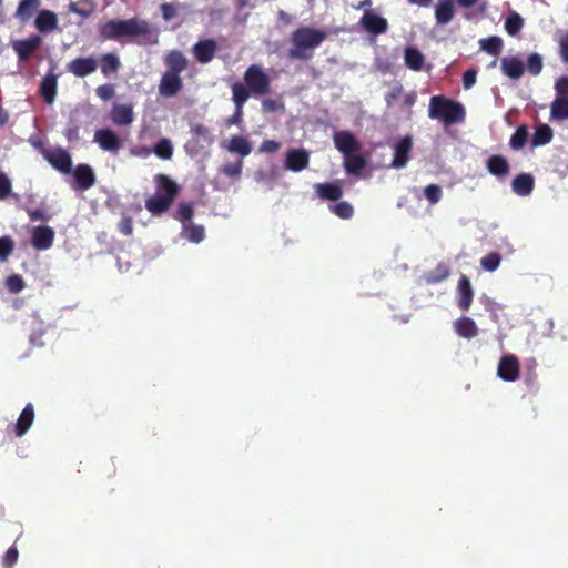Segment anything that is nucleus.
<instances>
[{
  "label": "nucleus",
  "mask_w": 568,
  "mask_h": 568,
  "mask_svg": "<svg viewBox=\"0 0 568 568\" xmlns=\"http://www.w3.org/2000/svg\"><path fill=\"white\" fill-rule=\"evenodd\" d=\"M41 93L47 103L52 104L57 95V78L52 74L47 75L41 83Z\"/></svg>",
  "instance_id": "nucleus-34"
},
{
  "label": "nucleus",
  "mask_w": 568,
  "mask_h": 568,
  "mask_svg": "<svg viewBox=\"0 0 568 568\" xmlns=\"http://www.w3.org/2000/svg\"><path fill=\"white\" fill-rule=\"evenodd\" d=\"M155 182L158 187L156 194L146 201L145 206L151 213L161 214L170 207L178 187L173 181L164 175H158Z\"/></svg>",
  "instance_id": "nucleus-1"
},
{
  "label": "nucleus",
  "mask_w": 568,
  "mask_h": 568,
  "mask_svg": "<svg viewBox=\"0 0 568 568\" xmlns=\"http://www.w3.org/2000/svg\"><path fill=\"white\" fill-rule=\"evenodd\" d=\"M119 67V59L115 55L106 54L102 58L101 61V71L104 74H109L111 72H115Z\"/></svg>",
  "instance_id": "nucleus-44"
},
{
  "label": "nucleus",
  "mask_w": 568,
  "mask_h": 568,
  "mask_svg": "<svg viewBox=\"0 0 568 568\" xmlns=\"http://www.w3.org/2000/svg\"><path fill=\"white\" fill-rule=\"evenodd\" d=\"M436 21L439 24L448 23L454 17L453 0H439L435 10Z\"/></svg>",
  "instance_id": "nucleus-29"
},
{
  "label": "nucleus",
  "mask_w": 568,
  "mask_h": 568,
  "mask_svg": "<svg viewBox=\"0 0 568 568\" xmlns=\"http://www.w3.org/2000/svg\"><path fill=\"white\" fill-rule=\"evenodd\" d=\"M34 26L41 33H50L58 27V17L53 11L41 10L36 17Z\"/></svg>",
  "instance_id": "nucleus-15"
},
{
  "label": "nucleus",
  "mask_w": 568,
  "mask_h": 568,
  "mask_svg": "<svg viewBox=\"0 0 568 568\" xmlns=\"http://www.w3.org/2000/svg\"><path fill=\"white\" fill-rule=\"evenodd\" d=\"M34 420V409L32 404H28L21 412L17 424L16 434L18 437H22L32 426Z\"/></svg>",
  "instance_id": "nucleus-24"
},
{
  "label": "nucleus",
  "mask_w": 568,
  "mask_h": 568,
  "mask_svg": "<svg viewBox=\"0 0 568 568\" xmlns=\"http://www.w3.org/2000/svg\"><path fill=\"white\" fill-rule=\"evenodd\" d=\"M324 40V33L308 28L300 29L294 34L295 48L291 54L296 58H307V50L317 47Z\"/></svg>",
  "instance_id": "nucleus-4"
},
{
  "label": "nucleus",
  "mask_w": 568,
  "mask_h": 568,
  "mask_svg": "<svg viewBox=\"0 0 568 568\" xmlns=\"http://www.w3.org/2000/svg\"><path fill=\"white\" fill-rule=\"evenodd\" d=\"M513 191L519 196H527L534 189V179L530 174H519L511 183Z\"/></svg>",
  "instance_id": "nucleus-26"
},
{
  "label": "nucleus",
  "mask_w": 568,
  "mask_h": 568,
  "mask_svg": "<svg viewBox=\"0 0 568 568\" xmlns=\"http://www.w3.org/2000/svg\"><path fill=\"white\" fill-rule=\"evenodd\" d=\"M457 294H458V306L462 310H468L473 302L474 290L471 287L469 278L465 275H462L458 281Z\"/></svg>",
  "instance_id": "nucleus-14"
},
{
  "label": "nucleus",
  "mask_w": 568,
  "mask_h": 568,
  "mask_svg": "<svg viewBox=\"0 0 568 568\" xmlns=\"http://www.w3.org/2000/svg\"><path fill=\"white\" fill-rule=\"evenodd\" d=\"M223 146L233 154L245 158L251 154L253 148L252 143L242 135H232L229 140L223 142Z\"/></svg>",
  "instance_id": "nucleus-12"
},
{
  "label": "nucleus",
  "mask_w": 568,
  "mask_h": 568,
  "mask_svg": "<svg viewBox=\"0 0 568 568\" xmlns=\"http://www.w3.org/2000/svg\"><path fill=\"white\" fill-rule=\"evenodd\" d=\"M113 94H114V89L112 85L104 84V85L98 87V89H97V95L104 101L111 99L113 97Z\"/></svg>",
  "instance_id": "nucleus-56"
},
{
  "label": "nucleus",
  "mask_w": 568,
  "mask_h": 568,
  "mask_svg": "<svg viewBox=\"0 0 568 568\" xmlns=\"http://www.w3.org/2000/svg\"><path fill=\"white\" fill-rule=\"evenodd\" d=\"M18 559V550L16 548H10L4 558V562L11 567Z\"/></svg>",
  "instance_id": "nucleus-62"
},
{
  "label": "nucleus",
  "mask_w": 568,
  "mask_h": 568,
  "mask_svg": "<svg viewBox=\"0 0 568 568\" xmlns=\"http://www.w3.org/2000/svg\"><path fill=\"white\" fill-rule=\"evenodd\" d=\"M54 231L49 226H37L32 233V245L40 251L49 250L52 246Z\"/></svg>",
  "instance_id": "nucleus-13"
},
{
  "label": "nucleus",
  "mask_w": 568,
  "mask_h": 568,
  "mask_svg": "<svg viewBox=\"0 0 568 568\" xmlns=\"http://www.w3.org/2000/svg\"><path fill=\"white\" fill-rule=\"evenodd\" d=\"M182 234L190 242L197 244L204 239V229L192 223H184Z\"/></svg>",
  "instance_id": "nucleus-36"
},
{
  "label": "nucleus",
  "mask_w": 568,
  "mask_h": 568,
  "mask_svg": "<svg viewBox=\"0 0 568 568\" xmlns=\"http://www.w3.org/2000/svg\"><path fill=\"white\" fill-rule=\"evenodd\" d=\"M331 211L341 219H349L353 215V206L347 202H339L329 206Z\"/></svg>",
  "instance_id": "nucleus-42"
},
{
  "label": "nucleus",
  "mask_w": 568,
  "mask_h": 568,
  "mask_svg": "<svg viewBox=\"0 0 568 568\" xmlns=\"http://www.w3.org/2000/svg\"><path fill=\"white\" fill-rule=\"evenodd\" d=\"M181 89V79L176 73L166 72L161 80L159 92L164 97H173Z\"/></svg>",
  "instance_id": "nucleus-18"
},
{
  "label": "nucleus",
  "mask_w": 568,
  "mask_h": 568,
  "mask_svg": "<svg viewBox=\"0 0 568 568\" xmlns=\"http://www.w3.org/2000/svg\"><path fill=\"white\" fill-rule=\"evenodd\" d=\"M94 142L105 151L116 152L121 146L120 138L109 129L98 130L94 134Z\"/></svg>",
  "instance_id": "nucleus-11"
},
{
  "label": "nucleus",
  "mask_w": 568,
  "mask_h": 568,
  "mask_svg": "<svg viewBox=\"0 0 568 568\" xmlns=\"http://www.w3.org/2000/svg\"><path fill=\"white\" fill-rule=\"evenodd\" d=\"M500 67L503 72L511 79H518L524 73L523 61L517 57H505L500 62Z\"/></svg>",
  "instance_id": "nucleus-23"
},
{
  "label": "nucleus",
  "mask_w": 568,
  "mask_h": 568,
  "mask_svg": "<svg viewBox=\"0 0 568 568\" xmlns=\"http://www.w3.org/2000/svg\"><path fill=\"white\" fill-rule=\"evenodd\" d=\"M13 241L9 236L0 237V260L4 262L13 251Z\"/></svg>",
  "instance_id": "nucleus-45"
},
{
  "label": "nucleus",
  "mask_w": 568,
  "mask_h": 568,
  "mask_svg": "<svg viewBox=\"0 0 568 568\" xmlns=\"http://www.w3.org/2000/svg\"><path fill=\"white\" fill-rule=\"evenodd\" d=\"M334 144L344 156L356 153L359 150V142L348 131H339L334 134Z\"/></svg>",
  "instance_id": "nucleus-8"
},
{
  "label": "nucleus",
  "mask_w": 568,
  "mask_h": 568,
  "mask_svg": "<svg viewBox=\"0 0 568 568\" xmlns=\"http://www.w3.org/2000/svg\"><path fill=\"white\" fill-rule=\"evenodd\" d=\"M561 55L565 61H568V33L564 34L560 39Z\"/></svg>",
  "instance_id": "nucleus-64"
},
{
  "label": "nucleus",
  "mask_w": 568,
  "mask_h": 568,
  "mask_svg": "<svg viewBox=\"0 0 568 568\" xmlns=\"http://www.w3.org/2000/svg\"><path fill=\"white\" fill-rule=\"evenodd\" d=\"M40 44L41 38L32 36L24 40L14 41L12 45L19 58L26 60Z\"/></svg>",
  "instance_id": "nucleus-20"
},
{
  "label": "nucleus",
  "mask_w": 568,
  "mask_h": 568,
  "mask_svg": "<svg viewBox=\"0 0 568 568\" xmlns=\"http://www.w3.org/2000/svg\"><path fill=\"white\" fill-rule=\"evenodd\" d=\"M193 51L199 62L207 63L215 54L216 42L211 39L200 41L194 45Z\"/></svg>",
  "instance_id": "nucleus-19"
},
{
  "label": "nucleus",
  "mask_w": 568,
  "mask_h": 568,
  "mask_svg": "<svg viewBox=\"0 0 568 568\" xmlns=\"http://www.w3.org/2000/svg\"><path fill=\"white\" fill-rule=\"evenodd\" d=\"M365 165V159L362 155H358L357 152L344 156V168L349 174H358Z\"/></svg>",
  "instance_id": "nucleus-35"
},
{
  "label": "nucleus",
  "mask_w": 568,
  "mask_h": 568,
  "mask_svg": "<svg viewBox=\"0 0 568 568\" xmlns=\"http://www.w3.org/2000/svg\"><path fill=\"white\" fill-rule=\"evenodd\" d=\"M412 139L405 136L395 145V154L392 166L395 169L404 168L408 162V153L412 149Z\"/></svg>",
  "instance_id": "nucleus-16"
},
{
  "label": "nucleus",
  "mask_w": 568,
  "mask_h": 568,
  "mask_svg": "<svg viewBox=\"0 0 568 568\" xmlns=\"http://www.w3.org/2000/svg\"><path fill=\"white\" fill-rule=\"evenodd\" d=\"M465 111L462 104L433 97L429 104V116L432 119H442L445 123H457L464 119Z\"/></svg>",
  "instance_id": "nucleus-3"
},
{
  "label": "nucleus",
  "mask_w": 568,
  "mask_h": 568,
  "mask_svg": "<svg viewBox=\"0 0 568 568\" xmlns=\"http://www.w3.org/2000/svg\"><path fill=\"white\" fill-rule=\"evenodd\" d=\"M193 215V210L190 204H181L178 212V217L184 223H191L190 220Z\"/></svg>",
  "instance_id": "nucleus-55"
},
{
  "label": "nucleus",
  "mask_w": 568,
  "mask_h": 568,
  "mask_svg": "<svg viewBox=\"0 0 568 568\" xmlns=\"http://www.w3.org/2000/svg\"><path fill=\"white\" fill-rule=\"evenodd\" d=\"M501 257L498 253H490L481 257L480 265L485 271L494 272L499 267Z\"/></svg>",
  "instance_id": "nucleus-41"
},
{
  "label": "nucleus",
  "mask_w": 568,
  "mask_h": 568,
  "mask_svg": "<svg viewBox=\"0 0 568 568\" xmlns=\"http://www.w3.org/2000/svg\"><path fill=\"white\" fill-rule=\"evenodd\" d=\"M477 73L474 70H467L463 75V85L466 90L476 83Z\"/></svg>",
  "instance_id": "nucleus-57"
},
{
  "label": "nucleus",
  "mask_w": 568,
  "mask_h": 568,
  "mask_svg": "<svg viewBox=\"0 0 568 568\" xmlns=\"http://www.w3.org/2000/svg\"><path fill=\"white\" fill-rule=\"evenodd\" d=\"M310 154L304 149L288 150L285 158V168L292 172H301L308 166Z\"/></svg>",
  "instance_id": "nucleus-9"
},
{
  "label": "nucleus",
  "mask_w": 568,
  "mask_h": 568,
  "mask_svg": "<svg viewBox=\"0 0 568 568\" xmlns=\"http://www.w3.org/2000/svg\"><path fill=\"white\" fill-rule=\"evenodd\" d=\"M245 82L253 94H264L268 90V78L257 65H251L245 72Z\"/></svg>",
  "instance_id": "nucleus-5"
},
{
  "label": "nucleus",
  "mask_w": 568,
  "mask_h": 568,
  "mask_svg": "<svg viewBox=\"0 0 568 568\" xmlns=\"http://www.w3.org/2000/svg\"><path fill=\"white\" fill-rule=\"evenodd\" d=\"M161 8H162V13H163L164 20L169 21L175 17L176 11L173 6H171L169 3H164V4H162Z\"/></svg>",
  "instance_id": "nucleus-60"
},
{
  "label": "nucleus",
  "mask_w": 568,
  "mask_h": 568,
  "mask_svg": "<svg viewBox=\"0 0 568 568\" xmlns=\"http://www.w3.org/2000/svg\"><path fill=\"white\" fill-rule=\"evenodd\" d=\"M362 27L371 33H384L387 30V21L374 11L367 10L361 18Z\"/></svg>",
  "instance_id": "nucleus-10"
},
{
  "label": "nucleus",
  "mask_w": 568,
  "mask_h": 568,
  "mask_svg": "<svg viewBox=\"0 0 568 568\" xmlns=\"http://www.w3.org/2000/svg\"><path fill=\"white\" fill-rule=\"evenodd\" d=\"M74 178L79 183L80 187L87 190L94 184L95 178L92 169L89 165L81 164L74 172Z\"/></svg>",
  "instance_id": "nucleus-30"
},
{
  "label": "nucleus",
  "mask_w": 568,
  "mask_h": 568,
  "mask_svg": "<svg viewBox=\"0 0 568 568\" xmlns=\"http://www.w3.org/2000/svg\"><path fill=\"white\" fill-rule=\"evenodd\" d=\"M43 156L58 171L62 173L70 172L72 161L69 153L65 150L61 148L44 150Z\"/></svg>",
  "instance_id": "nucleus-7"
},
{
  "label": "nucleus",
  "mask_w": 568,
  "mask_h": 568,
  "mask_svg": "<svg viewBox=\"0 0 568 568\" xmlns=\"http://www.w3.org/2000/svg\"><path fill=\"white\" fill-rule=\"evenodd\" d=\"M527 138V132L524 129L517 130L511 136L510 144L514 149H520L524 146Z\"/></svg>",
  "instance_id": "nucleus-50"
},
{
  "label": "nucleus",
  "mask_w": 568,
  "mask_h": 568,
  "mask_svg": "<svg viewBox=\"0 0 568 568\" xmlns=\"http://www.w3.org/2000/svg\"><path fill=\"white\" fill-rule=\"evenodd\" d=\"M281 143L274 140H265L258 148L260 153H276L281 149Z\"/></svg>",
  "instance_id": "nucleus-49"
},
{
  "label": "nucleus",
  "mask_w": 568,
  "mask_h": 568,
  "mask_svg": "<svg viewBox=\"0 0 568 568\" xmlns=\"http://www.w3.org/2000/svg\"><path fill=\"white\" fill-rule=\"evenodd\" d=\"M69 9H70V11L78 13L80 16H83V17L89 16L91 12V7H89L87 4L83 7H80L78 3H74V2L70 3Z\"/></svg>",
  "instance_id": "nucleus-58"
},
{
  "label": "nucleus",
  "mask_w": 568,
  "mask_h": 568,
  "mask_svg": "<svg viewBox=\"0 0 568 568\" xmlns=\"http://www.w3.org/2000/svg\"><path fill=\"white\" fill-rule=\"evenodd\" d=\"M281 106L280 103L273 100H264L262 103V108L264 112H274Z\"/></svg>",
  "instance_id": "nucleus-63"
},
{
  "label": "nucleus",
  "mask_w": 568,
  "mask_h": 568,
  "mask_svg": "<svg viewBox=\"0 0 568 568\" xmlns=\"http://www.w3.org/2000/svg\"><path fill=\"white\" fill-rule=\"evenodd\" d=\"M168 67L171 69L170 73L179 74L185 70L187 65L186 58L180 51H171L165 59Z\"/></svg>",
  "instance_id": "nucleus-33"
},
{
  "label": "nucleus",
  "mask_w": 568,
  "mask_h": 568,
  "mask_svg": "<svg viewBox=\"0 0 568 568\" xmlns=\"http://www.w3.org/2000/svg\"><path fill=\"white\" fill-rule=\"evenodd\" d=\"M487 170L497 178H506L509 173V164L505 158L494 155L487 161Z\"/></svg>",
  "instance_id": "nucleus-27"
},
{
  "label": "nucleus",
  "mask_w": 568,
  "mask_h": 568,
  "mask_svg": "<svg viewBox=\"0 0 568 568\" xmlns=\"http://www.w3.org/2000/svg\"><path fill=\"white\" fill-rule=\"evenodd\" d=\"M97 69L95 60L92 58H80L71 61L68 70L78 77H85Z\"/></svg>",
  "instance_id": "nucleus-21"
},
{
  "label": "nucleus",
  "mask_w": 568,
  "mask_h": 568,
  "mask_svg": "<svg viewBox=\"0 0 568 568\" xmlns=\"http://www.w3.org/2000/svg\"><path fill=\"white\" fill-rule=\"evenodd\" d=\"M11 182L8 176L0 171V200H3L10 194Z\"/></svg>",
  "instance_id": "nucleus-54"
},
{
  "label": "nucleus",
  "mask_w": 568,
  "mask_h": 568,
  "mask_svg": "<svg viewBox=\"0 0 568 568\" xmlns=\"http://www.w3.org/2000/svg\"><path fill=\"white\" fill-rule=\"evenodd\" d=\"M552 139V130L547 124H541L537 128L534 138L532 144L535 146H540L549 143Z\"/></svg>",
  "instance_id": "nucleus-37"
},
{
  "label": "nucleus",
  "mask_w": 568,
  "mask_h": 568,
  "mask_svg": "<svg viewBox=\"0 0 568 568\" xmlns=\"http://www.w3.org/2000/svg\"><path fill=\"white\" fill-rule=\"evenodd\" d=\"M242 168H243V162L237 161L234 163L225 164L221 171L227 176H240L242 173Z\"/></svg>",
  "instance_id": "nucleus-48"
},
{
  "label": "nucleus",
  "mask_w": 568,
  "mask_h": 568,
  "mask_svg": "<svg viewBox=\"0 0 568 568\" xmlns=\"http://www.w3.org/2000/svg\"><path fill=\"white\" fill-rule=\"evenodd\" d=\"M550 118L558 121L568 119V98H555L550 105Z\"/></svg>",
  "instance_id": "nucleus-31"
},
{
  "label": "nucleus",
  "mask_w": 568,
  "mask_h": 568,
  "mask_svg": "<svg viewBox=\"0 0 568 568\" xmlns=\"http://www.w3.org/2000/svg\"><path fill=\"white\" fill-rule=\"evenodd\" d=\"M148 23L138 20V19H130V20H123V21H109L106 22L102 29L101 33L103 37L109 39H121L126 37H135L142 33L148 32Z\"/></svg>",
  "instance_id": "nucleus-2"
},
{
  "label": "nucleus",
  "mask_w": 568,
  "mask_h": 568,
  "mask_svg": "<svg viewBox=\"0 0 568 568\" xmlns=\"http://www.w3.org/2000/svg\"><path fill=\"white\" fill-rule=\"evenodd\" d=\"M112 121L118 125H129L134 120L133 106L131 104L115 103L111 112Z\"/></svg>",
  "instance_id": "nucleus-17"
},
{
  "label": "nucleus",
  "mask_w": 568,
  "mask_h": 568,
  "mask_svg": "<svg viewBox=\"0 0 568 568\" xmlns=\"http://www.w3.org/2000/svg\"><path fill=\"white\" fill-rule=\"evenodd\" d=\"M556 97L568 98V78L561 77L556 81L555 84Z\"/></svg>",
  "instance_id": "nucleus-52"
},
{
  "label": "nucleus",
  "mask_w": 568,
  "mask_h": 568,
  "mask_svg": "<svg viewBox=\"0 0 568 568\" xmlns=\"http://www.w3.org/2000/svg\"><path fill=\"white\" fill-rule=\"evenodd\" d=\"M541 68H542L541 58L538 54H531L528 58V69H529V71L532 74L537 75L541 71Z\"/></svg>",
  "instance_id": "nucleus-53"
},
{
  "label": "nucleus",
  "mask_w": 568,
  "mask_h": 568,
  "mask_svg": "<svg viewBox=\"0 0 568 568\" xmlns=\"http://www.w3.org/2000/svg\"><path fill=\"white\" fill-rule=\"evenodd\" d=\"M119 229L121 233L130 235L132 233V221L126 217L122 219V221L119 223Z\"/></svg>",
  "instance_id": "nucleus-61"
},
{
  "label": "nucleus",
  "mask_w": 568,
  "mask_h": 568,
  "mask_svg": "<svg viewBox=\"0 0 568 568\" xmlns=\"http://www.w3.org/2000/svg\"><path fill=\"white\" fill-rule=\"evenodd\" d=\"M424 195L430 204H436L442 200L443 192L440 186L429 184L424 189Z\"/></svg>",
  "instance_id": "nucleus-43"
},
{
  "label": "nucleus",
  "mask_w": 568,
  "mask_h": 568,
  "mask_svg": "<svg viewBox=\"0 0 568 568\" xmlns=\"http://www.w3.org/2000/svg\"><path fill=\"white\" fill-rule=\"evenodd\" d=\"M314 189L321 199L328 201H336L343 194L339 183H316Z\"/></svg>",
  "instance_id": "nucleus-22"
},
{
  "label": "nucleus",
  "mask_w": 568,
  "mask_h": 568,
  "mask_svg": "<svg viewBox=\"0 0 568 568\" xmlns=\"http://www.w3.org/2000/svg\"><path fill=\"white\" fill-rule=\"evenodd\" d=\"M480 49L493 55H498L503 48V40L499 37H489L479 41Z\"/></svg>",
  "instance_id": "nucleus-38"
},
{
  "label": "nucleus",
  "mask_w": 568,
  "mask_h": 568,
  "mask_svg": "<svg viewBox=\"0 0 568 568\" xmlns=\"http://www.w3.org/2000/svg\"><path fill=\"white\" fill-rule=\"evenodd\" d=\"M436 272H437V275L430 277L429 281H432V282H440V281L447 278L448 275H449V270L446 266H443V265L438 266Z\"/></svg>",
  "instance_id": "nucleus-59"
},
{
  "label": "nucleus",
  "mask_w": 568,
  "mask_h": 568,
  "mask_svg": "<svg viewBox=\"0 0 568 568\" xmlns=\"http://www.w3.org/2000/svg\"><path fill=\"white\" fill-rule=\"evenodd\" d=\"M519 361L515 355L503 356L498 363L497 376L506 382H515L519 377Z\"/></svg>",
  "instance_id": "nucleus-6"
},
{
  "label": "nucleus",
  "mask_w": 568,
  "mask_h": 568,
  "mask_svg": "<svg viewBox=\"0 0 568 568\" xmlns=\"http://www.w3.org/2000/svg\"><path fill=\"white\" fill-rule=\"evenodd\" d=\"M40 0H21L16 11V18L21 22L28 21L39 9Z\"/></svg>",
  "instance_id": "nucleus-28"
},
{
  "label": "nucleus",
  "mask_w": 568,
  "mask_h": 568,
  "mask_svg": "<svg viewBox=\"0 0 568 568\" xmlns=\"http://www.w3.org/2000/svg\"><path fill=\"white\" fill-rule=\"evenodd\" d=\"M7 287L12 293L21 292L24 288V281L20 275L13 274L8 277Z\"/></svg>",
  "instance_id": "nucleus-46"
},
{
  "label": "nucleus",
  "mask_w": 568,
  "mask_h": 568,
  "mask_svg": "<svg viewBox=\"0 0 568 568\" xmlns=\"http://www.w3.org/2000/svg\"><path fill=\"white\" fill-rule=\"evenodd\" d=\"M521 19L518 16L509 17L506 21V30L509 34L514 36L521 28Z\"/></svg>",
  "instance_id": "nucleus-51"
},
{
  "label": "nucleus",
  "mask_w": 568,
  "mask_h": 568,
  "mask_svg": "<svg viewBox=\"0 0 568 568\" xmlns=\"http://www.w3.org/2000/svg\"><path fill=\"white\" fill-rule=\"evenodd\" d=\"M192 132L193 134L199 139V140H202L203 142H205L206 144H212L213 141H214V138L212 136V134L209 132V130L206 128H204L203 125H194L192 128Z\"/></svg>",
  "instance_id": "nucleus-47"
},
{
  "label": "nucleus",
  "mask_w": 568,
  "mask_h": 568,
  "mask_svg": "<svg viewBox=\"0 0 568 568\" xmlns=\"http://www.w3.org/2000/svg\"><path fill=\"white\" fill-rule=\"evenodd\" d=\"M404 59H405V64L414 71L422 70V68L425 63V58H424L423 53L413 47H409L405 50Z\"/></svg>",
  "instance_id": "nucleus-32"
},
{
  "label": "nucleus",
  "mask_w": 568,
  "mask_h": 568,
  "mask_svg": "<svg viewBox=\"0 0 568 568\" xmlns=\"http://www.w3.org/2000/svg\"><path fill=\"white\" fill-rule=\"evenodd\" d=\"M456 333L463 338H473L478 334V327L469 317H460L454 323Z\"/></svg>",
  "instance_id": "nucleus-25"
},
{
  "label": "nucleus",
  "mask_w": 568,
  "mask_h": 568,
  "mask_svg": "<svg viewBox=\"0 0 568 568\" xmlns=\"http://www.w3.org/2000/svg\"><path fill=\"white\" fill-rule=\"evenodd\" d=\"M154 153L163 160H170L173 154L172 142L169 139H161L154 146Z\"/></svg>",
  "instance_id": "nucleus-40"
},
{
  "label": "nucleus",
  "mask_w": 568,
  "mask_h": 568,
  "mask_svg": "<svg viewBox=\"0 0 568 568\" xmlns=\"http://www.w3.org/2000/svg\"><path fill=\"white\" fill-rule=\"evenodd\" d=\"M232 93L235 106L243 108L244 103L247 101L250 97V92L245 88V85L243 83H235L232 87Z\"/></svg>",
  "instance_id": "nucleus-39"
}]
</instances>
